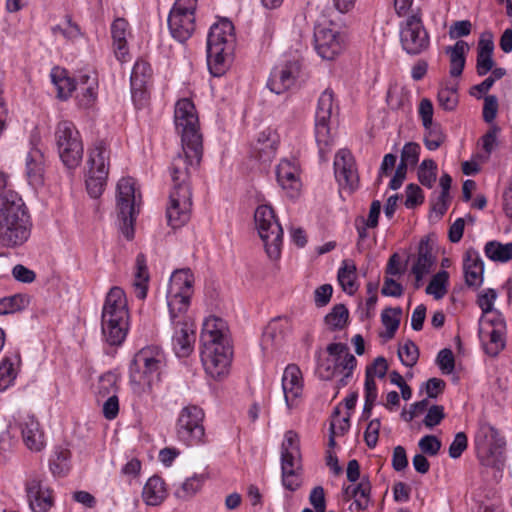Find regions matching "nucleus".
<instances>
[{
    "instance_id": "f257e3e1",
    "label": "nucleus",
    "mask_w": 512,
    "mask_h": 512,
    "mask_svg": "<svg viewBox=\"0 0 512 512\" xmlns=\"http://www.w3.org/2000/svg\"><path fill=\"white\" fill-rule=\"evenodd\" d=\"M174 121L181 135L184 155L178 154L171 164L173 188L169 195L166 217L168 225L176 229L185 225L190 219L192 193L189 179L191 170L196 169L200 164L203 145L198 116L191 100L184 98L177 101Z\"/></svg>"
},
{
    "instance_id": "f03ea898",
    "label": "nucleus",
    "mask_w": 512,
    "mask_h": 512,
    "mask_svg": "<svg viewBox=\"0 0 512 512\" xmlns=\"http://www.w3.org/2000/svg\"><path fill=\"white\" fill-rule=\"evenodd\" d=\"M200 341L205 371L214 379L227 375L232 349L227 341L225 321L215 316L207 318L203 323Z\"/></svg>"
},
{
    "instance_id": "7ed1b4c3",
    "label": "nucleus",
    "mask_w": 512,
    "mask_h": 512,
    "mask_svg": "<svg viewBox=\"0 0 512 512\" xmlns=\"http://www.w3.org/2000/svg\"><path fill=\"white\" fill-rule=\"evenodd\" d=\"M28 215L24 202L14 191L0 195V244L17 247L27 241L30 235Z\"/></svg>"
},
{
    "instance_id": "20e7f679",
    "label": "nucleus",
    "mask_w": 512,
    "mask_h": 512,
    "mask_svg": "<svg viewBox=\"0 0 512 512\" xmlns=\"http://www.w3.org/2000/svg\"><path fill=\"white\" fill-rule=\"evenodd\" d=\"M234 25L228 19L214 23L207 37V65L215 77L225 74L235 50Z\"/></svg>"
},
{
    "instance_id": "39448f33",
    "label": "nucleus",
    "mask_w": 512,
    "mask_h": 512,
    "mask_svg": "<svg viewBox=\"0 0 512 512\" xmlns=\"http://www.w3.org/2000/svg\"><path fill=\"white\" fill-rule=\"evenodd\" d=\"M128 320L125 292L120 287H112L105 298L101 315L102 335L109 345L122 344L127 336Z\"/></svg>"
},
{
    "instance_id": "423d86ee",
    "label": "nucleus",
    "mask_w": 512,
    "mask_h": 512,
    "mask_svg": "<svg viewBox=\"0 0 512 512\" xmlns=\"http://www.w3.org/2000/svg\"><path fill=\"white\" fill-rule=\"evenodd\" d=\"M166 365L163 350L157 345H150L139 350L129 367L130 384L135 393L151 389L160 380V375Z\"/></svg>"
},
{
    "instance_id": "0eeeda50",
    "label": "nucleus",
    "mask_w": 512,
    "mask_h": 512,
    "mask_svg": "<svg viewBox=\"0 0 512 512\" xmlns=\"http://www.w3.org/2000/svg\"><path fill=\"white\" fill-rule=\"evenodd\" d=\"M141 193L132 177H124L117 184L116 208L119 227L127 240L134 237V223L140 211Z\"/></svg>"
},
{
    "instance_id": "6e6552de",
    "label": "nucleus",
    "mask_w": 512,
    "mask_h": 512,
    "mask_svg": "<svg viewBox=\"0 0 512 512\" xmlns=\"http://www.w3.org/2000/svg\"><path fill=\"white\" fill-rule=\"evenodd\" d=\"M505 445L504 438L493 426L488 423L479 425L474 436V446L482 465L501 471L505 463Z\"/></svg>"
},
{
    "instance_id": "1a4fd4ad",
    "label": "nucleus",
    "mask_w": 512,
    "mask_h": 512,
    "mask_svg": "<svg viewBox=\"0 0 512 512\" xmlns=\"http://www.w3.org/2000/svg\"><path fill=\"white\" fill-rule=\"evenodd\" d=\"M300 440L296 432L285 433L281 444L282 484L289 491H296L302 484Z\"/></svg>"
},
{
    "instance_id": "9d476101",
    "label": "nucleus",
    "mask_w": 512,
    "mask_h": 512,
    "mask_svg": "<svg viewBox=\"0 0 512 512\" xmlns=\"http://www.w3.org/2000/svg\"><path fill=\"white\" fill-rule=\"evenodd\" d=\"M55 142L63 165L68 170L76 169L82 162L84 147L73 122L63 120L57 124Z\"/></svg>"
},
{
    "instance_id": "9b49d317",
    "label": "nucleus",
    "mask_w": 512,
    "mask_h": 512,
    "mask_svg": "<svg viewBox=\"0 0 512 512\" xmlns=\"http://www.w3.org/2000/svg\"><path fill=\"white\" fill-rule=\"evenodd\" d=\"M254 220L267 255L271 259H277L281 253L283 229L276 219L273 208L265 204L258 206Z\"/></svg>"
},
{
    "instance_id": "f8f14e48",
    "label": "nucleus",
    "mask_w": 512,
    "mask_h": 512,
    "mask_svg": "<svg viewBox=\"0 0 512 512\" xmlns=\"http://www.w3.org/2000/svg\"><path fill=\"white\" fill-rule=\"evenodd\" d=\"M193 283L194 276L188 268L176 270L171 275L166 297L170 318L173 321L186 313L193 293Z\"/></svg>"
},
{
    "instance_id": "ddd939ff",
    "label": "nucleus",
    "mask_w": 512,
    "mask_h": 512,
    "mask_svg": "<svg viewBox=\"0 0 512 512\" xmlns=\"http://www.w3.org/2000/svg\"><path fill=\"white\" fill-rule=\"evenodd\" d=\"M204 418L205 413L199 406L188 405L183 407L175 424L177 439L186 446L205 443Z\"/></svg>"
},
{
    "instance_id": "4468645a",
    "label": "nucleus",
    "mask_w": 512,
    "mask_h": 512,
    "mask_svg": "<svg viewBox=\"0 0 512 512\" xmlns=\"http://www.w3.org/2000/svg\"><path fill=\"white\" fill-rule=\"evenodd\" d=\"M197 0H176L168 16V27L174 39L184 43L195 31Z\"/></svg>"
},
{
    "instance_id": "2eb2a0df",
    "label": "nucleus",
    "mask_w": 512,
    "mask_h": 512,
    "mask_svg": "<svg viewBox=\"0 0 512 512\" xmlns=\"http://www.w3.org/2000/svg\"><path fill=\"white\" fill-rule=\"evenodd\" d=\"M400 43L409 55L424 53L430 47V36L419 13H413L400 24Z\"/></svg>"
},
{
    "instance_id": "dca6fc26",
    "label": "nucleus",
    "mask_w": 512,
    "mask_h": 512,
    "mask_svg": "<svg viewBox=\"0 0 512 512\" xmlns=\"http://www.w3.org/2000/svg\"><path fill=\"white\" fill-rule=\"evenodd\" d=\"M334 109V93L325 89L320 95L315 114V138L320 155H323L333 143L330 120Z\"/></svg>"
},
{
    "instance_id": "f3484780",
    "label": "nucleus",
    "mask_w": 512,
    "mask_h": 512,
    "mask_svg": "<svg viewBox=\"0 0 512 512\" xmlns=\"http://www.w3.org/2000/svg\"><path fill=\"white\" fill-rule=\"evenodd\" d=\"M302 74L299 60H287L276 65L269 76L267 87L276 94H282L298 84Z\"/></svg>"
},
{
    "instance_id": "a211bd4d",
    "label": "nucleus",
    "mask_w": 512,
    "mask_h": 512,
    "mask_svg": "<svg viewBox=\"0 0 512 512\" xmlns=\"http://www.w3.org/2000/svg\"><path fill=\"white\" fill-rule=\"evenodd\" d=\"M335 178L339 186L352 193L358 188L359 176L356 163L350 151L342 149L334 159Z\"/></svg>"
},
{
    "instance_id": "6ab92c4d",
    "label": "nucleus",
    "mask_w": 512,
    "mask_h": 512,
    "mask_svg": "<svg viewBox=\"0 0 512 512\" xmlns=\"http://www.w3.org/2000/svg\"><path fill=\"white\" fill-rule=\"evenodd\" d=\"M314 45L321 58L332 60L342 51L343 38L337 30L317 25L314 29Z\"/></svg>"
},
{
    "instance_id": "aec40b11",
    "label": "nucleus",
    "mask_w": 512,
    "mask_h": 512,
    "mask_svg": "<svg viewBox=\"0 0 512 512\" xmlns=\"http://www.w3.org/2000/svg\"><path fill=\"white\" fill-rule=\"evenodd\" d=\"M279 144V135L271 128L259 132L256 140L251 144L250 155L264 167L268 166L276 155Z\"/></svg>"
},
{
    "instance_id": "412c9836",
    "label": "nucleus",
    "mask_w": 512,
    "mask_h": 512,
    "mask_svg": "<svg viewBox=\"0 0 512 512\" xmlns=\"http://www.w3.org/2000/svg\"><path fill=\"white\" fill-rule=\"evenodd\" d=\"M170 320L175 329L173 349L177 356L187 357L192 352L195 342L194 324L187 318L186 313L181 314L175 321L171 318Z\"/></svg>"
},
{
    "instance_id": "4be33fe9",
    "label": "nucleus",
    "mask_w": 512,
    "mask_h": 512,
    "mask_svg": "<svg viewBox=\"0 0 512 512\" xmlns=\"http://www.w3.org/2000/svg\"><path fill=\"white\" fill-rule=\"evenodd\" d=\"M276 179L279 186L289 198L299 196L301 181L298 167L294 162L287 159L281 160L276 167Z\"/></svg>"
},
{
    "instance_id": "5701e85b",
    "label": "nucleus",
    "mask_w": 512,
    "mask_h": 512,
    "mask_svg": "<svg viewBox=\"0 0 512 512\" xmlns=\"http://www.w3.org/2000/svg\"><path fill=\"white\" fill-rule=\"evenodd\" d=\"M29 506L33 512H48L53 506L52 490L38 479H31L26 484Z\"/></svg>"
},
{
    "instance_id": "b1692460",
    "label": "nucleus",
    "mask_w": 512,
    "mask_h": 512,
    "mask_svg": "<svg viewBox=\"0 0 512 512\" xmlns=\"http://www.w3.org/2000/svg\"><path fill=\"white\" fill-rule=\"evenodd\" d=\"M463 273L468 287L477 289L482 285L484 280V262L479 252L474 248L467 249L464 254Z\"/></svg>"
},
{
    "instance_id": "393cba45",
    "label": "nucleus",
    "mask_w": 512,
    "mask_h": 512,
    "mask_svg": "<svg viewBox=\"0 0 512 512\" xmlns=\"http://www.w3.org/2000/svg\"><path fill=\"white\" fill-rule=\"evenodd\" d=\"M23 441L30 450L40 451L44 447V434L34 416L27 415L20 422Z\"/></svg>"
},
{
    "instance_id": "a878e982",
    "label": "nucleus",
    "mask_w": 512,
    "mask_h": 512,
    "mask_svg": "<svg viewBox=\"0 0 512 512\" xmlns=\"http://www.w3.org/2000/svg\"><path fill=\"white\" fill-rule=\"evenodd\" d=\"M282 388L286 404L291 407L293 401L302 392L301 372L296 365L290 364L285 368L282 377Z\"/></svg>"
},
{
    "instance_id": "bb28decb",
    "label": "nucleus",
    "mask_w": 512,
    "mask_h": 512,
    "mask_svg": "<svg viewBox=\"0 0 512 512\" xmlns=\"http://www.w3.org/2000/svg\"><path fill=\"white\" fill-rule=\"evenodd\" d=\"M109 159L110 150L108 149L106 142L103 140L95 141L88 151V170H95V172L103 171L104 173L109 174Z\"/></svg>"
},
{
    "instance_id": "cd10ccee",
    "label": "nucleus",
    "mask_w": 512,
    "mask_h": 512,
    "mask_svg": "<svg viewBox=\"0 0 512 512\" xmlns=\"http://www.w3.org/2000/svg\"><path fill=\"white\" fill-rule=\"evenodd\" d=\"M44 155L38 148H32L26 157V176L31 185L43 183Z\"/></svg>"
},
{
    "instance_id": "c85d7f7f",
    "label": "nucleus",
    "mask_w": 512,
    "mask_h": 512,
    "mask_svg": "<svg viewBox=\"0 0 512 512\" xmlns=\"http://www.w3.org/2000/svg\"><path fill=\"white\" fill-rule=\"evenodd\" d=\"M128 22L124 18H116L111 25L114 52L120 61H125L128 54L126 36L128 33Z\"/></svg>"
},
{
    "instance_id": "c756f323",
    "label": "nucleus",
    "mask_w": 512,
    "mask_h": 512,
    "mask_svg": "<svg viewBox=\"0 0 512 512\" xmlns=\"http://www.w3.org/2000/svg\"><path fill=\"white\" fill-rule=\"evenodd\" d=\"M149 282V272L146 263V257L139 253L135 260V273L133 281L134 294L139 300H144L147 296Z\"/></svg>"
},
{
    "instance_id": "7c9ffc66",
    "label": "nucleus",
    "mask_w": 512,
    "mask_h": 512,
    "mask_svg": "<svg viewBox=\"0 0 512 512\" xmlns=\"http://www.w3.org/2000/svg\"><path fill=\"white\" fill-rule=\"evenodd\" d=\"M435 263L432 255V247L428 239H422L418 247V257L411 268L412 274L420 279L421 276L428 274Z\"/></svg>"
},
{
    "instance_id": "2f4dec72",
    "label": "nucleus",
    "mask_w": 512,
    "mask_h": 512,
    "mask_svg": "<svg viewBox=\"0 0 512 512\" xmlns=\"http://www.w3.org/2000/svg\"><path fill=\"white\" fill-rule=\"evenodd\" d=\"M166 489L163 479L152 476L143 487L142 498L147 505L157 506L165 499Z\"/></svg>"
},
{
    "instance_id": "473e14b6",
    "label": "nucleus",
    "mask_w": 512,
    "mask_h": 512,
    "mask_svg": "<svg viewBox=\"0 0 512 512\" xmlns=\"http://www.w3.org/2000/svg\"><path fill=\"white\" fill-rule=\"evenodd\" d=\"M287 323V319L280 317L271 320L262 335L263 345L265 347L280 345L285 337V324Z\"/></svg>"
},
{
    "instance_id": "72a5a7b5",
    "label": "nucleus",
    "mask_w": 512,
    "mask_h": 512,
    "mask_svg": "<svg viewBox=\"0 0 512 512\" xmlns=\"http://www.w3.org/2000/svg\"><path fill=\"white\" fill-rule=\"evenodd\" d=\"M401 315V307H388L382 311L381 322L386 329L384 333L380 334L382 338L390 340L395 336L400 325Z\"/></svg>"
},
{
    "instance_id": "f704fd0d",
    "label": "nucleus",
    "mask_w": 512,
    "mask_h": 512,
    "mask_svg": "<svg viewBox=\"0 0 512 512\" xmlns=\"http://www.w3.org/2000/svg\"><path fill=\"white\" fill-rule=\"evenodd\" d=\"M484 252L487 258L494 262L505 263L512 260V242L501 243L496 240L485 244Z\"/></svg>"
},
{
    "instance_id": "c9c22d12",
    "label": "nucleus",
    "mask_w": 512,
    "mask_h": 512,
    "mask_svg": "<svg viewBox=\"0 0 512 512\" xmlns=\"http://www.w3.org/2000/svg\"><path fill=\"white\" fill-rule=\"evenodd\" d=\"M51 78L57 87L60 99H68L77 87L76 80L73 77L67 76L65 70L53 69Z\"/></svg>"
},
{
    "instance_id": "e433bc0d",
    "label": "nucleus",
    "mask_w": 512,
    "mask_h": 512,
    "mask_svg": "<svg viewBox=\"0 0 512 512\" xmlns=\"http://www.w3.org/2000/svg\"><path fill=\"white\" fill-rule=\"evenodd\" d=\"M469 46L466 42L459 40L453 47H449L450 52V75L458 77L462 74L465 66V53Z\"/></svg>"
},
{
    "instance_id": "4c0bfd02",
    "label": "nucleus",
    "mask_w": 512,
    "mask_h": 512,
    "mask_svg": "<svg viewBox=\"0 0 512 512\" xmlns=\"http://www.w3.org/2000/svg\"><path fill=\"white\" fill-rule=\"evenodd\" d=\"M337 278L345 292L354 294L358 286L356 285V266L353 262L344 260L338 270Z\"/></svg>"
},
{
    "instance_id": "58836bf2",
    "label": "nucleus",
    "mask_w": 512,
    "mask_h": 512,
    "mask_svg": "<svg viewBox=\"0 0 512 512\" xmlns=\"http://www.w3.org/2000/svg\"><path fill=\"white\" fill-rule=\"evenodd\" d=\"M77 85H89L85 87L86 96L83 99L84 104H92L97 96L98 79L93 71H80L77 76L73 77Z\"/></svg>"
},
{
    "instance_id": "ea45409f",
    "label": "nucleus",
    "mask_w": 512,
    "mask_h": 512,
    "mask_svg": "<svg viewBox=\"0 0 512 512\" xmlns=\"http://www.w3.org/2000/svg\"><path fill=\"white\" fill-rule=\"evenodd\" d=\"M29 305V296L15 294L0 299V315L13 314L25 309Z\"/></svg>"
},
{
    "instance_id": "a19ab883",
    "label": "nucleus",
    "mask_w": 512,
    "mask_h": 512,
    "mask_svg": "<svg viewBox=\"0 0 512 512\" xmlns=\"http://www.w3.org/2000/svg\"><path fill=\"white\" fill-rule=\"evenodd\" d=\"M70 451L64 448H56L50 459V470L55 476L65 475L70 468Z\"/></svg>"
},
{
    "instance_id": "79ce46f5",
    "label": "nucleus",
    "mask_w": 512,
    "mask_h": 512,
    "mask_svg": "<svg viewBox=\"0 0 512 512\" xmlns=\"http://www.w3.org/2000/svg\"><path fill=\"white\" fill-rule=\"evenodd\" d=\"M449 273L445 270L437 272L426 287V293L436 300L442 299L447 293Z\"/></svg>"
},
{
    "instance_id": "37998d69",
    "label": "nucleus",
    "mask_w": 512,
    "mask_h": 512,
    "mask_svg": "<svg viewBox=\"0 0 512 512\" xmlns=\"http://www.w3.org/2000/svg\"><path fill=\"white\" fill-rule=\"evenodd\" d=\"M205 481L203 474H194L187 478L175 492L176 497L180 499H189L193 497L202 487Z\"/></svg>"
},
{
    "instance_id": "c03bdc74",
    "label": "nucleus",
    "mask_w": 512,
    "mask_h": 512,
    "mask_svg": "<svg viewBox=\"0 0 512 512\" xmlns=\"http://www.w3.org/2000/svg\"><path fill=\"white\" fill-rule=\"evenodd\" d=\"M108 174L101 172H95V170H88L86 178V188L89 195L93 198H98L102 195Z\"/></svg>"
},
{
    "instance_id": "a18cd8bd",
    "label": "nucleus",
    "mask_w": 512,
    "mask_h": 512,
    "mask_svg": "<svg viewBox=\"0 0 512 512\" xmlns=\"http://www.w3.org/2000/svg\"><path fill=\"white\" fill-rule=\"evenodd\" d=\"M349 317L348 309L344 304H336L325 316V323L332 330H341L345 327Z\"/></svg>"
},
{
    "instance_id": "49530a36",
    "label": "nucleus",
    "mask_w": 512,
    "mask_h": 512,
    "mask_svg": "<svg viewBox=\"0 0 512 512\" xmlns=\"http://www.w3.org/2000/svg\"><path fill=\"white\" fill-rule=\"evenodd\" d=\"M152 76V70L148 62L138 60L133 66L131 73V85L137 87H144L148 84Z\"/></svg>"
},
{
    "instance_id": "de8ad7c7",
    "label": "nucleus",
    "mask_w": 512,
    "mask_h": 512,
    "mask_svg": "<svg viewBox=\"0 0 512 512\" xmlns=\"http://www.w3.org/2000/svg\"><path fill=\"white\" fill-rule=\"evenodd\" d=\"M425 129L424 144L428 150L434 151L438 149L445 141L446 135L442 127L438 123H433Z\"/></svg>"
},
{
    "instance_id": "09e8293b",
    "label": "nucleus",
    "mask_w": 512,
    "mask_h": 512,
    "mask_svg": "<svg viewBox=\"0 0 512 512\" xmlns=\"http://www.w3.org/2000/svg\"><path fill=\"white\" fill-rule=\"evenodd\" d=\"M437 165L432 159H425L418 168V180L427 187L432 188L437 177Z\"/></svg>"
},
{
    "instance_id": "8fccbe9b",
    "label": "nucleus",
    "mask_w": 512,
    "mask_h": 512,
    "mask_svg": "<svg viewBox=\"0 0 512 512\" xmlns=\"http://www.w3.org/2000/svg\"><path fill=\"white\" fill-rule=\"evenodd\" d=\"M398 356L400 361L406 367H413L419 359L418 346L412 340H406L404 344L398 348Z\"/></svg>"
},
{
    "instance_id": "3c124183",
    "label": "nucleus",
    "mask_w": 512,
    "mask_h": 512,
    "mask_svg": "<svg viewBox=\"0 0 512 512\" xmlns=\"http://www.w3.org/2000/svg\"><path fill=\"white\" fill-rule=\"evenodd\" d=\"M439 106L445 111L456 109L459 99L456 87H442L437 94Z\"/></svg>"
},
{
    "instance_id": "603ef678",
    "label": "nucleus",
    "mask_w": 512,
    "mask_h": 512,
    "mask_svg": "<svg viewBox=\"0 0 512 512\" xmlns=\"http://www.w3.org/2000/svg\"><path fill=\"white\" fill-rule=\"evenodd\" d=\"M505 331L491 330L489 341L484 343L485 353L489 356H497L505 347Z\"/></svg>"
},
{
    "instance_id": "864d4df0",
    "label": "nucleus",
    "mask_w": 512,
    "mask_h": 512,
    "mask_svg": "<svg viewBox=\"0 0 512 512\" xmlns=\"http://www.w3.org/2000/svg\"><path fill=\"white\" fill-rule=\"evenodd\" d=\"M17 373L10 358L5 357L0 363V391L7 389L13 384Z\"/></svg>"
},
{
    "instance_id": "5fc2aeb1",
    "label": "nucleus",
    "mask_w": 512,
    "mask_h": 512,
    "mask_svg": "<svg viewBox=\"0 0 512 512\" xmlns=\"http://www.w3.org/2000/svg\"><path fill=\"white\" fill-rule=\"evenodd\" d=\"M118 377L112 372L103 374L99 379L98 393L102 397H109L112 394H117L118 391Z\"/></svg>"
},
{
    "instance_id": "6e6d98bb",
    "label": "nucleus",
    "mask_w": 512,
    "mask_h": 512,
    "mask_svg": "<svg viewBox=\"0 0 512 512\" xmlns=\"http://www.w3.org/2000/svg\"><path fill=\"white\" fill-rule=\"evenodd\" d=\"M52 33L54 35L61 34L68 40H74L81 36V30L79 26L72 21L70 16L65 17V22L63 25L53 26Z\"/></svg>"
},
{
    "instance_id": "4d7b16f0",
    "label": "nucleus",
    "mask_w": 512,
    "mask_h": 512,
    "mask_svg": "<svg viewBox=\"0 0 512 512\" xmlns=\"http://www.w3.org/2000/svg\"><path fill=\"white\" fill-rule=\"evenodd\" d=\"M357 498L354 501L358 510H365L369 504L371 483L368 478H362L361 481L355 485Z\"/></svg>"
},
{
    "instance_id": "13d9d810",
    "label": "nucleus",
    "mask_w": 512,
    "mask_h": 512,
    "mask_svg": "<svg viewBox=\"0 0 512 512\" xmlns=\"http://www.w3.org/2000/svg\"><path fill=\"white\" fill-rule=\"evenodd\" d=\"M497 298V293L494 289L488 288L481 293L478 294L477 304L482 310V317L480 322L485 319V316L491 312H493L494 302Z\"/></svg>"
},
{
    "instance_id": "bf43d9fd",
    "label": "nucleus",
    "mask_w": 512,
    "mask_h": 512,
    "mask_svg": "<svg viewBox=\"0 0 512 512\" xmlns=\"http://www.w3.org/2000/svg\"><path fill=\"white\" fill-rule=\"evenodd\" d=\"M357 365V360L354 355L351 353H347L346 356L342 359V369L340 372L346 371L345 374L336 382L337 391L341 388L345 387L350 378L352 377L353 370Z\"/></svg>"
},
{
    "instance_id": "052dcab7",
    "label": "nucleus",
    "mask_w": 512,
    "mask_h": 512,
    "mask_svg": "<svg viewBox=\"0 0 512 512\" xmlns=\"http://www.w3.org/2000/svg\"><path fill=\"white\" fill-rule=\"evenodd\" d=\"M342 369V362L338 359H326L318 366V374L322 380L332 379Z\"/></svg>"
},
{
    "instance_id": "680f3d73",
    "label": "nucleus",
    "mask_w": 512,
    "mask_h": 512,
    "mask_svg": "<svg viewBox=\"0 0 512 512\" xmlns=\"http://www.w3.org/2000/svg\"><path fill=\"white\" fill-rule=\"evenodd\" d=\"M418 446L423 454L436 456L441 449L442 443L434 435H425L419 440Z\"/></svg>"
},
{
    "instance_id": "e2e57ef3",
    "label": "nucleus",
    "mask_w": 512,
    "mask_h": 512,
    "mask_svg": "<svg viewBox=\"0 0 512 512\" xmlns=\"http://www.w3.org/2000/svg\"><path fill=\"white\" fill-rule=\"evenodd\" d=\"M420 149L418 143H406L401 151L400 163H404L406 167L408 165H416L419 160Z\"/></svg>"
},
{
    "instance_id": "0e129e2a",
    "label": "nucleus",
    "mask_w": 512,
    "mask_h": 512,
    "mask_svg": "<svg viewBox=\"0 0 512 512\" xmlns=\"http://www.w3.org/2000/svg\"><path fill=\"white\" fill-rule=\"evenodd\" d=\"M436 363L444 374L452 373L455 368V358L452 350L449 348L440 350L436 358Z\"/></svg>"
},
{
    "instance_id": "69168bd1",
    "label": "nucleus",
    "mask_w": 512,
    "mask_h": 512,
    "mask_svg": "<svg viewBox=\"0 0 512 512\" xmlns=\"http://www.w3.org/2000/svg\"><path fill=\"white\" fill-rule=\"evenodd\" d=\"M424 201L422 189L417 184H408L406 187V201L407 208H414Z\"/></svg>"
},
{
    "instance_id": "338daca9",
    "label": "nucleus",
    "mask_w": 512,
    "mask_h": 512,
    "mask_svg": "<svg viewBox=\"0 0 512 512\" xmlns=\"http://www.w3.org/2000/svg\"><path fill=\"white\" fill-rule=\"evenodd\" d=\"M468 439L464 432H458L449 447V456L453 459L459 458L467 449Z\"/></svg>"
},
{
    "instance_id": "774afa93",
    "label": "nucleus",
    "mask_w": 512,
    "mask_h": 512,
    "mask_svg": "<svg viewBox=\"0 0 512 512\" xmlns=\"http://www.w3.org/2000/svg\"><path fill=\"white\" fill-rule=\"evenodd\" d=\"M445 418L444 407L441 405H432L423 420L427 428H433L441 423Z\"/></svg>"
}]
</instances>
